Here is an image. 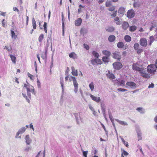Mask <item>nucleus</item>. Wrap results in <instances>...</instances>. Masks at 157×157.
Masks as SVG:
<instances>
[{"label":"nucleus","mask_w":157,"mask_h":157,"mask_svg":"<svg viewBox=\"0 0 157 157\" xmlns=\"http://www.w3.org/2000/svg\"><path fill=\"white\" fill-rule=\"evenodd\" d=\"M70 82L73 81V85L75 87L74 91L75 93H77L78 91V84L76 81V78L75 77L70 76L69 78Z\"/></svg>","instance_id":"f257e3e1"},{"label":"nucleus","mask_w":157,"mask_h":157,"mask_svg":"<svg viewBox=\"0 0 157 157\" xmlns=\"http://www.w3.org/2000/svg\"><path fill=\"white\" fill-rule=\"evenodd\" d=\"M157 67L154 64L148 65L147 67V72L151 75H154L156 72Z\"/></svg>","instance_id":"f03ea898"},{"label":"nucleus","mask_w":157,"mask_h":157,"mask_svg":"<svg viewBox=\"0 0 157 157\" xmlns=\"http://www.w3.org/2000/svg\"><path fill=\"white\" fill-rule=\"evenodd\" d=\"M24 87H25L26 89L27 92H32L33 93H34V87L33 86L29 85V84H27L25 83L24 84Z\"/></svg>","instance_id":"7ed1b4c3"},{"label":"nucleus","mask_w":157,"mask_h":157,"mask_svg":"<svg viewBox=\"0 0 157 157\" xmlns=\"http://www.w3.org/2000/svg\"><path fill=\"white\" fill-rule=\"evenodd\" d=\"M112 57L113 58L119 60L121 58V55L119 52L115 51L113 53Z\"/></svg>","instance_id":"20e7f679"},{"label":"nucleus","mask_w":157,"mask_h":157,"mask_svg":"<svg viewBox=\"0 0 157 157\" xmlns=\"http://www.w3.org/2000/svg\"><path fill=\"white\" fill-rule=\"evenodd\" d=\"M140 73L141 74V76L144 78H148L150 77V75L144 71L143 69L140 72Z\"/></svg>","instance_id":"39448f33"},{"label":"nucleus","mask_w":157,"mask_h":157,"mask_svg":"<svg viewBox=\"0 0 157 157\" xmlns=\"http://www.w3.org/2000/svg\"><path fill=\"white\" fill-rule=\"evenodd\" d=\"M114 68L116 70H119L122 67V64L120 62H115L113 63Z\"/></svg>","instance_id":"423d86ee"},{"label":"nucleus","mask_w":157,"mask_h":157,"mask_svg":"<svg viewBox=\"0 0 157 157\" xmlns=\"http://www.w3.org/2000/svg\"><path fill=\"white\" fill-rule=\"evenodd\" d=\"M91 62L93 65H95L96 63L97 64H101L102 63L101 59L98 58L92 59Z\"/></svg>","instance_id":"0eeeda50"},{"label":"nucleus","mask_w":157,"mask_h":157,"mask_svg":"<svg viewBox=\"0 0 157 157\" xmlns=\"http://www.w3.org/2000/svg\"><path fill=\"white\" fill-rule=\"evenodd\" d=\"M135 15V13L133 10H129L127 13V16L130 18L133 17Z\"/></svg>","instance_id":"6e6552de"},{"label":"nucleus","mask_w":157,"mask_h":157,"mask_svg":"<svg viewBox=\"0 0 157 157\" xmlns=\"http://www.w3.org/2000/svg\"><path fill=\"white\" fill-rule=\"evenodd\" d=\"M126 85L131 88H135L136 87V84L134 82L131 81L127 82Z\"/></svg>","instance_id":"1a4fd4ad"},{"label":"nucleus","mask_w":157,"mask_h":157,"mask_svg":"<svg viewBox=\"0 0 157 157\" xmlns=\"http://www.w3.org/2000/svg\"><path fill=\"white\" fill-rule=\"evenodd\" d=\"M125 12V8L123 7H120L119 9L118 13L119 14V15L120 16H123Z\"/></svg>","instance_id":"9d476101"},{"label":"nucleus","mask_w":157,"mask_h":157,"mask_svg":"<svg viewBox=\"0 0 157 157\" xmlns=\"http://www.w3.org/2000/svg\"><path fill=\"white\" fill-rule=\"evenodd\" d=\"M133 69L134 70L136 71H139L140 72L143 69L142 68L139 67H138V65L137 63H134L133 65L132 66Z\"/></svg>","instance_id":"9b49d317"},{"label":"nucleus","mask_w":157,"mask_h":157,"mask_svg":"<svg viewBox=\"0 0 157 157\" xmlns=\"http://www.w3.org/2000/svg\"><path fill=\"white\" fill-rule=\"evenodd\" d=\"M90 96L92 100L95 101L96 102L98 103L100 101L101 99L100 97H95L91 94H90Z\"/></svg>","instance_id":"f8f14e48"},{"label":"nucleus","mask_w":157,"mask_h":157,"mask_svg":"<svg viewBox=\"0 0 157 157\" xmlns=\"http://www.w3.org/2000/svg\"><path fill=\"white\" fill-rule=\"evenodd\" d=\"M82 19L79 18L75 20V24L76 26H78L81 25L82 22Z\"/></svg>","instance_id":"ddd939ff"},{"label":"nucleus","mask_w":157,"mask_h":157,"mask_svg":"<svg viewBox=\"0 0 157 157\" xmlns=\"http://www.w3.org/2000/svg\"><path fill=\"white\" fill-rule=\"evenodd\" d=\"M107 76L109 79H113L115 78V76L114 75L111 73L110 71H108L106 74Z\"/></svg>","instance_id":"4468645a"},{"label":"nucleus","mask_w":157,"mask_h":157,"mask_svg":"<svg viewBox=\"0 0 157 157\" xmlns=\"http://www.w3.org/2000/svg\"><path fill=\"white\" fill-rule=\"evenodd\" d=\"M122 26L124 29L126 30L129 27V24L128 22L125 21L123 23Z\"/></svg>","instance_id":"2eb2a0df"},{"label":"nucleus","mask_w":157,"mask_h":157,"mask_svg":"<svg viewBox=\"0 0 157 157\" xmlns=\"http://www.w3.org/2000/svg\"><path fill=\"white\" fill-rule=\"evenodd\" d=\"M72 74L75 76H77L78 75V73L77 70H75L74 67H72Z\"/></svg>","instance_id":"dca6fc26"},{"label":"nucleus","mask_w":157,"mask_h":157,"mask_svg":"<svg viewBox=\"0 0 157 157\" xmlns=\"http://www.w3.org/2000/svg\"><path fill=\"white\" fill-rule=\"evenodd\" d=\"M69 57L74 59L77 58V55L74 52H72L70 53L69 55Z\"/></svg>","instance_id":"f3484780"},{"label":"nucleus","mask_w":157,"mask_h":157,"mask_svg":"<svg viewBox=\"0 0 157 157\" xmlns=\"http://www.w3.org/2000/svg\"><path fill=\"white\" fill-rule=\"evenodd\" d=\"M102 53L104 55L107 56V57H109L111 55V53L107 50H104L102 51Z\"/></svg>","instance_id":"a211bd4d"},{"label":"nucleus","mask_w":157,"mask_h":157,"mask_svg":"<svg viewBox=\"0 0 157 157\" xmlns=\"http://www.w3.org/2000/svg\"><path fill=\"white\" fill-rule=\"evenodd\" d=\"M11 36L12 38L16 39L17 38V35L16 34L14 31L12 30H11Z\"/></svg>","instance_id":"6ab92c4d"},{"label":"nucleus","mask_w":157,"mask_h":157,"mask_svg":"<svg viewBox=\"0 0 157 157\" xmlns=\"http://www.w3.org/2000/svg\"><path fill=\"white\" fill-rule=\"evenodd\" d=\"M10 57L11 58V60H12V62L14 64H15L16 63V57L15 56H14L12 55H10Z\"/></svg>","instance_id":"aec40b11"},{"label":"nucleus","mask_w":157,"mask_h":157,"mask_svg":"<svg viewBox=\"0 0 157 157\" xmlns=\"http://www.w3.org/2000/svg\"><path fill=\"white\" fill-rule=\"evenodd\" d=\"M140 44L142 46H146L147 45V40H140Z\"/></svg>","instance_id":"412c9836"},{"label":"nucleus","mask_w":157,"mask_h":157,"mask_svg":"<svg viewBox=\"0 0 157 157\" xmlns=\"http://www.w3.org/2000/svg\"><path fill=\"white\" fill-rule=\"evenodd\" d=\"M151 24H152V27L150 28V30H152V28H156L157 27V21H153Z\"/></svg>","instance_id":"4be33fe9"},{"label":"nucleus","mask_w":157,"mask_h":157,"mask_svg":"<svg viewBox=\"0 0 157 157\" xmlns=\"http://www.w3.org/2000/svg\"><path fill=\"white\" fill-rule=\"evenodd\" d=\"M25 139L27 144L29 145L31 143V140L29 139V135H26L25 136Z\"/></svg>","instance_id":"5701e85b"},{"label":"nucleus","mask_w":157,"mask_h":157,"mask_svg":"<svg viewBox=\"0 0 157 157\" xmlns=\"http://www.w3.org/2000/svg\"><path fill=\"white\" fill-rule=\"evenodd\" d=\"M114 28L113 26L108 27V28L106 29V31L109 32H113L114 31Z\"/></svg>","instance_id":"b1692460"},{"label":"nucleus","mask_w":157,"mask_h":157,"mask_svg":"<svg viewBox=\"0 0 157 157\" xmlns=\"http://www.w3.org/2000/svg\"><path fill=\"white\" fill-rule=\"evenodd\" d=\"M26 130V128L25 127H22L21 128L20 130H19V131L17 133V135H18L19 134L21 133H23Z\"/></svg>","instance_id":"393cba45"},{"label":"nucleus","mask_w":157,"mask_h":157,"mask_svg":"<svg viewBox=\"0 0 157 157\" xmlns=\"http://www.w3.org/2000/svg\"><path fill=\"white\" fill-rule=\"evenodd\" d=\"M109 57L107 56H103L102 57V59L104 62L108 63L109 62Z\"/></svg>","instance_id":"a878e982"},{"label":"nucleus","mask_w":157,"mask_h":157,"mask_svg":"<svg viewBox=\"0 0 157 157\" xmlns=\"http://www.w3.org/2000/svg\"><path fill=\"white\" fill-rule=\"evenodd\" d=\"M137 138L138 141L141 140H142V133L140 131H138L137 132Z\"/></svg>","instance_id":"bb28decb"},{"label":"nucleus","mask_w":157,"mask_h":157,"mask_svg":"<svg viewBox=\"0 0 157 157\" xmlns=\"http://www.w3.org/2000/svg\"><path fill=\"white\" fill-rule=\"evenodd\" d=\"M116 121L119 123L121 125H128L127 123L123 121H121L117 119Z\"/></svg>","instance_id":"cd10ccee"},{"label":"nucleus","mask_w":157,"mask_h":157,"mask_svg":"<svg viewBox=\"0 0 157 157\" xmlns=\"http://www.w3.org/2000/svg\"><path fill=\"white\" fill-rule=\"evenodd\" d=\"M115 22L117 25H120L121 24V21L119 20V18L118 17H116L114 19Z\"/></svg>","instance_id":"c85d7f7f"},{"label":"nucleus","mask_w":157,"mask_h":157,"mask_svg":"<svg viewBox=\"0 0 157 157\" xmlns=\"http://www.w3.org/2000/svg\"><path fill=\"white\" fill-rule=\"evenodd\" d=\"M137 29V27L133 25L132 26L129 27V30L131 32H133L135 31Z\"/></svg>","instance_id":"c756f323"},{"label":"nucleus","mask_w":157,"mask_h":157,"mask_svg":"<svg viewBox=\"0 0 157 157\" xmlns=\"http://www.w3.org/2000/svg\"><path fill=\"white\" fill-rule=\"evenodd\" d=\"M121 139L124 144L126 147H128L129 146L128 143L123 138H121Z\"/></svg>","instance_id":"7c9ffc66"},{"label":"nucleus","mask_w":157,"mask_h":157,"mask_svg":"<svg viewBox=\"0 0 157 157\" xmlns=\"http://www.w3.org/2000/svg\"><path fill=\"white\" fill-rule=\"evenodd\" d=\"M32 25L33 28L34 29H36V21L34 18H33L32 19Z\"/></svg>","instance_id":"2f4dec72"},{"label":"nucleus","mask_w":157,"mask_h":157,"mask_svg":"<svg viewBox=\"0 0 157 157\" xmlns=\"http://www.w3.org/2000/svg\"><path fill=\"white\" fill-rule=\"evenodd\" d=\"M44 29L45 33H47V23L46 22H44Z\"/></svg>","instance_id":"473e14b6"},{"label":"nucleus","mask_w":157,"mask_h":157,"mask_svg":"<svg viewBox=\"0 0 157 157\" xmlns=\"http://www.w3.org/2000/svg\"><path fill=\"white\" fill-rule=\"evenodd\" d=\"M89 87L90 90H91V91L93 90L94 89V83L93 82H91V83L89 85Z\"/></svg>","instance_id":"72a5a7b5"},{"label":"nucleus","mask_w":157,"mask_h":157,"mask_svg":"<svg viewBox=\"0 0 157 157\" xmlns=\"http://www.w3.org/2000/svg\"><path fill=\"white\" fill-rule=\"evenodd\" d=\"M117 46L119 48H123L124 46V44L122 42H119L117 44Z\"/></svg>","instance_id":"f704fd0d"},{"label":"nucleus","mask_w":157,"mask_h":157,"mask_svg":"<svg viewBox=\"0 0 157 157\" xmlns=\"http://www.w3.org/2000/svg\"><path fill=\"white\" fill-rule=\"evenodd\" d=\"M92 54L94 56V57L95 58H98L99 56V54L95 51H93V52Z\"/></svg>","instance_id":"c9c22d12"},{"label":"nucleus","mask_w":157,"mask_h":157,"mask_svg":"<svg viewBox=\"0 0 157 157\" xmlns=\"http://www.w3.org/2000/svg\"><path fill=\"white\" fill-rule=\"evenodd\" d=\"M60 83L61 86L63 89V77H60Z\"/></svg>","instance_id":"e433bc0d"},{"label":"nucleus","mask_w":157,"mask_h":157,"mask_svg":"<svg viewBox=\"0 0 157 157\" xmlns=\"http://www.w3.org/2000/svg\"><path fill=\"white\" fill-rule=\"evenodd\" d=\"M111 6V2L110 1H107L105 3V6L106 7H109Z\"/></svg>","instance_id":"4c0bfd02"},{"label":"nucleus","mask_w":157,"mask_h":157,"mask_svg":"<svg viewBox=\"0 0 157 157\" xmlns=\"http://www.w3.org/2000/svg\"><path fill=\"white\" fill-rule=\"evenodd\" d=\"M115 6H111L110 7H109L108 9V10L109 11H113L114 10H115Z\"/></svg>","instance_id":"58836bf2"},{"label":"nucleus","mask_w":157,"mask_h":157,"mask_svg":"<svg viewBox=\"0 0 157 157\" xmlns=\"http://www.w3.org/2000/svg\"><path fill=\"white\" fill-rule=\"evenodd\" d=\"M27 75L28 77L30 78V79L32 80H33V78L34 77V76L33 75L30 74L29 72L27 73Z\"/></svg>","instance_id":"ea45409f"},{"label":"nucleus","mask_w":157,"mask_h":157,"mask_svg":"<svg viewBox=\"0 0 157 157\" xmlns=\"http://www.w3.org/2000/svg\"><path fill=\"white\" fill-rule=\"evenodd\" d=\"M139 44L138 43H136L134 44V48L135 49L138 50L139 48Z\"/></svg>","instance_id":"a19ab883"},{"label":"nucleus","mask_w":157,"mask_h":157,"mask_svg":"<svg viewBox=\"0 0 157 157\" xmlns=\"http://www.w3.org/2000/svg\"><path fill=\"white\" fill-rule=\"evenodd\" d=\"M140 5L139 3L136 2H135L133 4L134 7H139Z\"/></svg>","instance_id":"79ce46f5"},{"label":"nucleus","mask_w":157,"mask_h":157,"mask_svg":"<svg viewBox=\"0 0 157 157\" xmlns=\"http://www.w3.org/2000/svg\"><path fill=\"white\" fill-rule=\"evenodd\" d=\"M122 153L123 154V155H124L125 156H127L128 155V153L126 151L124 150H122Z\"/></svg>","instance_id":"37998d69"},{"label":"nucleus","mask_w":157,"mask_h":157,"mask_svg":"<svg viewBox=\"0 0 157 157\" xmlns=\"http://www.w3.org/2000/svg\"><path fill=\"white\" fill-rule=\"evenodd\" d=\"M88 153V151H83V155L84 157H87V154Z\"/></svg>","instance_id":"c03bdc74"},{"label":"nucleus","mask_w":157,"mask_h":157,"mask_svg":"<svg viewBox=\"0 0 157 157\" xmlns=\"http://www.w3.org/2000/svg\"><path fill=\"white\" fill-rule=\"evenodd\" d=\"M125 81L123 80L120 81V84H118V86H121L122 85H125Z\"/></svg>","instance_id":"a18cd8bd"},{"label":"nucleus","mask_w":157,"mask_h":157,"mask_svg":"<svg viewBox=\"0 0 157 157\" xmlns=\"http://www.w3.org/2000/svg\"><path fill=\"white\" fill-rule=\"evenodd\" d=\"M115 36L113 35H111L108 38V39H115Z\"/></svg>","instance_id":"49530a36"},{"label":"nucleus","mask_w":157,"mask_h":157,"mask_svg":"<svg viewBox=\"0 0 157 157\" xmlns=\"http://www.w3.org/2000/svg\"><path fill=\"white\" fill-rule=\"evenodd\" d=\"M117 90L121 91V92H123V91H127V90L126 89L121 88H119L117 89Z\"/></svg>","instance_id":"de8ad7c7"},{"label":"nucleus","mask_w":157,"mask_h":157,"mask_svg":"<svg viewBox=\"0 0 157 157\" xmlns=\"http://www.w3.org/2000/svg\"><path fill=\"white\" fill-rule=\"evenodd\" d=\"M137 53L138 54H140L142 52H143V50L141 49H138V50H137Z\"/></svg>","instance_id":"09e8293b"},{"label":"nucleus","mask_w":157,"mask_h":157,"mask_svg":"<svg viewBox=\"0 0 157 157\" xmlns=\"http://www.w3.org/2000/svg\"><path fill=\"white\" fill-rule=\"evenodd\" d=\"M83 45L84 48H85L86 50H88L89 49V47L88 45L84 44Z\"/></svg>","instance_id":"8fccbe9b"},{"label":"nucleus","mask_w":157,"mask_h":157,"mask_svg":"<svg viewBox=\"0 0 157 157\" xmlns=\"http://www.w3.org/2000/svg\"><path fill=\"white\" fill-rule=\"evenodd\" d=\"M117 15V11H115L113 14L111 15L112 17H115Z\"/></svg>","instance_id":"3c124183"},{"label":"nucleus","mask_w":157,"mask_h":157,"mask_svg":"<svg viewBox=\"0 0 157 157\" xmlns=\"http://www.w3.org/2000/svg\"><path fill=\"white\" fill-rule=\"evenodd\" d=\"M124 39H131V38L129 36L126 35L124 37Z\"/></svg>","instance_id":"603ef678"},{"label":"nucleus","mask_w":157,"mask_h":157,"mask_svg":"<svg viewBox=\"0 0 157 157\" xmlns=\"http://www.w3.org/2000/svg\"><path fill=\"white\" fill-rule=\"evenodd\" d=\"M13 10L15 11H17V12H19L18 9L16 7H13Z\"/></svg>","instance_id":"864d4df0"},{"label":"nucleus","mask_w":157,"mask_h":157,"mask_svg":"<svg viewBox=\"0 0 157 157\" xmlns=\"http://www.w3.org/2000/svg\"><path fill=\"white\" fill-rule=\"evenodd\" d=\"M4 49H6L8 51L10 52L12 49V48L11 47L9 48L6 46H5L4 48Z\"/></svg>","instance_id":"5fc2aeb1"},{"label":"nucleus","mask_w":157,"mask_h":157,"mask_svg":"<svg viewBox=\"0 0 157 157\" xmlns=\"http://www.w3.org/2000/svg\"><path fill=\"white\" fill-rule=\"evenodd\" d=\"M44 36L43 34H41L39 37V39H42L44 38Z\"/></svg>","instance_id":"6e6d98bb"},{"label":"nucleus","mask_w":157,"mask_h":157,"mask_svg":"<svg viewBox=\"0 0 157 157\" xmlns=\"http://www.w3.org/2000/svg\"><path fill=\"white\" fill-rule=\"evenodd\" d=\"M136 110L139 112L142 111V108L141 107H138L136 109Z\"/></svg>","instance_id":"4d7b16f0"},{"label":"nucleus","mask_w":157,"mask_h":157,"mask_svg":"<svg viewBox=\"0 0 157 157\" xmlns=\"http://www.w3.org/2000/svg\"><path fill=\"white\" fill-rule=\"evenodd\" d=\"M6 12H1V13H0V15L5 17L6 16Z\"/></svg>","instance_id":"13d9d810"},{"label":"nucleus","mask_w":157,"mask_h":157,"mask_svg":"<svg viewBox=\"0 0 157 157\" xmlns=\"http://www.w3.org/2000/svg\"><path fill=\"white\" fill-rule=\"evenodd\" d=\"M2 26H3V27H5V19H3L2 21Z\"/></svg>","instance_id":"bf43d9fd"},{"label":"nucleus","mask_w":157,"mask_h":157,"mask_svg":"<svg viewBox=\"0 0 157 157\" xmlns=\"http://www.w3.org/2000/svg\"><path fill=\"white\" fill-rule=\"evenodd\" d=\"M154 86V84L153 83H151V84H150L149 86H148V88H153Z\"/></svg>","instance_id":"052dcab7"},{"label":"nucleus","mask_w":157,"mask_h":157,"mask_svg":"<svg viewBox=\"0 0 157 157\" xmlns=\"http://www.w3.org/2000/svg\"><path fill=\"white\" fill-rule=\"evenodd\" d=\"M30 149H31V148L29 147L25 149V151H28Z\"/></svg>","instance_id":"680f3d73"},{"label":"nucleus","mask_w":157,"mask_h":157,"mask_svg":"<svg viewBox=\"0 0 157 157\" xmlns=\"http://www.w3.org/2000/svg\"><path fill=\"white\" fill-rule=\"evenodd\" d=\"M69 78V76L68 75L66 76L65 77V80L66 82L68 80Z\"/></svg>","instance_id":"e2e57ef3"},{"label":"nucleus","mask_w":157,"mask_h":157,"mask_svg":"<svg viewBox=\"0 0 157 157\" xmlns=\"http://www.w3.org/2000/svg\"><path fill=\"white\" fill-rule=\"evenodd\" d=\"M29 22V17L28 16L26 17V25H28Z\"/></svg>","instance_id":"0e129e2a"},{"label":"nucleus","mask_w":157,"mask_h":157,"mask_svg":"<svg viewBox=\"0 0 157 157\" xmlns=\"http://www.w3.org/2000/svg\"><path fill=\"white\" fill-rule=\"evenodd\" d=\"M29 126H30V128H32L33 129V130H34V128H33V125L32 123H31V124H30L29 125Z\"/></svg>","instance_id":"69168bd1"},{"label":"nucleus","mask_w":157,"mask_h":157,"mask_svg":"<svg viewBox=\"0 0 157 157\" xmlns=\"http://www.w3.org/2000/svg\"><path fill=\"white\" fill-rule=\"evenodd\" d=\"M154 120L156 123L157 122V115L155 117Z\"/></svg>","instance_id":"338daca9"},{"label":"nucleus","mask_w":157,"mask_h":157,"mask_svg":"<svg viewBox=\"0 0 157 157\" xmlns=\"http://www.w3.org/2000/svg\"><path fill=\"white\" fill-rule=\"evenodd\" d=\"M154 65H155V66L157 67V59H156L155 62V64Z\"/></svg>","instance_id":"774afa93"}]
</instances>
